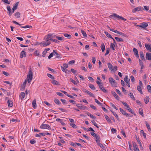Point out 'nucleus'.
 <instances>
[{
    "instance_id": "obj_1",
    "label": "nucleus",
    "mask_w": 151,
    "mask_h": 151,
    "mask_svg": "<svg viewBox=\"0 0 151 151\" xmlns=\"http://www.w3.org/2000/svg\"><path fill=\"white\" fill-rule=\"evenodd\" d=\"M109 17L110 18H112L114 19H115L116 18H118L119 19L124 21H126L127 20L126 19H125L122 16H119L118 15H117L116 14H114L111 15L109 16Z\"/></svg>"
},
{
    "instance_id": "obj_2",
    "label": "nucleus",
    "mask_w": 151,
    "mask_h": 151,
    "mask_svg": "<svg viewBox=\"0 0 151 151\" xmlns=\"http://www.w3.org/2000/svg\"><path fill=\"white\" fill-rule=\"evenodd\" d=\"M29 74L27 76V81L29 83L30 82L33 78V74L32 71L30 70L29 71Z\"/></svg>"
},
{
    "instance_id": "obj_3",
    "label": "nucleus",
    "mask_w": 151,
    "mask_h": 151,
    "mask_svg": "<svg viewBox=\"0 0 151 151\" xmlns=\"http://www.w3.org/2000/svg\"><path fill=\"white\" fill-rule=\"evenodd\" d=\"M148 22H143L140 23L139 25H137L138 27H141L145 29V28L148 26Z\"/></svg>"
},
{
    "instance_id": "obj_4",
    "label": "nucleus",
    "mask_w": 151,
    "mask_h": 151,
    "mask_svg": "<svg viewBox=\"0 0 151 151\" xmlns=\"http://www.w3.org/2000/svg\"><path fill=\"white\" fill-rule=\"evenodd\" d=\"M109 81L112 86L116 87V83L113 78L111 77L109 78Z\"/></svg>"
},
{
    "instance_id": "obj_5",
    "label": "nucleus",
    "mask_w": 151,
    "mask_h": 151,
    "mask_svg": "<svg viewBox=\"0 0 151 151\" xmlns=\"http://www.w3.org/2000/svg\"><path fill=\"white\" fill-rule=\"evenodd\" d=\"M41 129H51L50 126L48 124H42L40 127Z\"/></svg>"
},
{
    "instance_id": "obj_6",
    "label": "nucleus",
    "mask_w": 151,
    "mask_h": 151,
    "mask_svg": "<svg viewBox=\"0 0 151 151\" xmlns=\"http://www.w3.org/2000/svg\"><path fill=\"white\" fill-rule=\"evenodd\" d=\"M111 31L113 32H114L115 33H117V34H118L124 37H127V35L125 34H124L122 32H119L116 30H115L114 29H111Z\"/></svg>"
},
{
    "instance_id": "obj_7",
    "label": "nucleus",
    "mask_w": 151,
    "mask_h": 151,
    "mask_svg": "<svg viewBox=\"0 0 151 151\" xmlns=\"http://www.w3.org/2000/svg\"><path fill=\"white\" fill-rule=\"evenodd\" d=\"M143 8L141 6H139L135 8L132 10L133 13H135L137 11H143Z\"/></svg>"
},
{
    "instance_id": "obj_8",
    "label": "nucleus",
    "mask_w": 151,
    "mask_h": 151,
    "mask_svg": "<svg viewBox=\"0 0 151 151\" xmlns=\"http://www.w3.org/2000/svg\"><path fill=\"white\" fill-rule=\"evenodd\" d=\"M76 106L80 108L81 109L84 110L86 108L85 106H83L81 104H77L76 105Z\"/></svg>"
},
{
    "instance_id": "obj_9",
    "label": "nucleus",
    "mask_w": 151,
    "mask_h": 151,
    "mask_svg": "<svg viewBox=\"0 0 151 151\" xmlns=\"http://www.w3.org/2000/svg\"><path fill=\"white\" fill-rule=\"evenodd\" d=\"M145 46L147 50L151 52V45L149 44H145Z\"/></svg>"
},
{
    "instance_id": "obj_10",
    "label": "nucleus",
    "mask_w": 151,
    "mask_h": 151,
    "mask_svg": "<svg viewBox=\"0 0 151 151\" xmlns=\"http://www.w3.org/2000/svg\"><path fill=\"white\" fill-rule=\"evenodd\" d=\"M111 93L113 95V96L115 97V98L117 100H119V96L116 94V93L114 91H111Z\"/></svg>"
},
{
    "instance_id": "obj_11",
    "label": "nucleus",
    "mask_w": 151,
    "mask_h": 151,
    "mask_svg": "<svg viewBox=\"0 0 151 151\" xmlns=\"http://www.w3.org/2000/svg\"><path fill=\"white\" fill-rule=\"evenodd\" d=\"M20 56L21 58H23V57H26V52L24 50L22 51L20 54Z\"/></svg>"
},
{
    "instance_id": "obj_12",
    "label": "nucleus",
    "mask_w": 151,
    "mask_h": 151,
    "mask_svg": "<svg viewBox=\"0 0 151 151\" xmlns=\"http://www.w3.org/2000/svg\"><path fill=\"white\" fill-rule=\"evenodd\" d=\"M108 66L109 70L111 71H114V69L113 68L112 65L110 63H108L107 64Z\"/></svg>"
},
{
    "instance_id": "obj_13",
    "label": "nucleus",
    "mask_w": 151,
    "mask_h": 151,
    "mask_svg": "<svg viewBox=\"0 0 151 151\" xmlns=\"http://www.w3.org/2000/svg\"><path fill=\"white\" fill-rule=\"evenodd\" d=\"M36 99H34L32 102V107L34 109H35L37 107V104L36 103Z\"/></svg>"
},
{
    "instance_id": "obj_14",
    "label": "nucleus",
    "mask_w": 151,
    "mask_h": 151,
    "mask_svg": "<svg viewBox=\"0 0 151 151\" xmlns=\"http://www.w3.org/2000/svg\"><path fill=\"white\" fill-rule=\"evenodd\" d=\"M133 51L134 53V55L136 57H139L138 52L137 49L135 48H134Z\"/></svg>"
},
{
    "instance_id": "obj_15",
    "label": "nucleus",
    "mask_w": 151,
    "mask_h": 151,
    "mask_svg": "<svg viewBox=\"0 0 151 151\" xmlns=\"http://www.w3.org/2000/svg\"><path fill=\"white\" fill-rule=\"evenodd\" d=\"M50 50V48H46L45 49L44 51H43L42 52V56L43 57H45V54L46 53H47V51H48L49 50Z\"/></svg>"
},
{
    "instance_id": "obj_16",
    "label": "nucleus",
    "mask_w": 151,
    "mask_h": 151,
    "mask_svg": "<svg viewBox=\"0 0 151 151\" xmlns=\"http://www.w3.org/2000/svg\"><path fill=\"white\" fill-rule=\"evenodd\" d=\"M7 9L9 12V16H11L12 14V12L10 6H7Z\"/></svg>"
},
{
    "instance_id": "obj_17",
    "label": "nucleus",
    "mask_w": 151,
    "mask_h": 151,
    "mask_svg": "<svg viewBox=\"0 0 151 151\" xmlns=\"http://www.w3.org/2000/svg\"><path fill=\"white\" fill-rule=\"evenodd\" d=\"M25 96V94L24 92H22L20 93L19 97L21 100H22L24 98Z\"/></svg>"
},
{
    "instance_id": "obj_18",
    "label": "nucleus",
    "mask_w": 151,
    "mask_h": 151,
    "mask_svg": "<svg viewBox=\"0 0 151 151\" xmlns=\"http://www.w3.org/2000/svg\"><path fill=\"white\" fill-rule=\"evenodd\" d=\"M104 116L107 122H108L109 123H111V119H110L109 117L107 115H105Z\"/></svg>"
},
{
    "instance_id": "obj_19",
    "label": "nucleus",
    "mask_w": 151,
    "mask_h": 151,
    "mask_svg": "<svg viewBox=\"0 0 151 151\" xmlns=\"http://www.w3.org/2000/svg\"><path fill=\"white\" fill-rule=\"evenodd\" d=\"M7 103L8 104L9 106L11 107L12 106L13 102L11 100H9L7 102Z\"/></svg>"
},
{
    "instance_id": "obj_20",
    "label": "nucleus",
    "mask_w": 151,
    "mask_h": 151,
    "mask_svg": "<svg viewBox=\"0 0 151 151\" xmlns=\"http://www.w3.org/2000/svg\"><path fill=\"white\" fill-rule=\"evenodd\" d=\"M139 54L140 55V58L142 60H145L143 52L142 51H140L139 52Z\"/></svg>"
},
{
    "instance_id": "obj_21",
    "label": "nucleus",
    "mask_w": 151,
    "mask_h": 151,
    "mask_svg": "<svg viewBox=\"0 0 151 151\" xmlns=\"http://www.w3.org/2000/svg\"><path fill=\"white\" fill-rule=\"evenodd\" d=\"M91 135L94 137H95L96 139H97L98 138V137H99L98 135H97L94 132H91Z\"/></svg>"
},
{
    "instance_id": "obj_22",
    "label": "nucleus",
    "mask_w": 151,
    "mask_h": 151,
    "mask_svg": "<svg viewBox=\"0 0 151 151\" xmlns=\"http://www.w3.org/2000/svg\"><path fill=\"white\" fill-rule=\"evenodd\" d=\"M145 123L149 131L150 132V131H151V129L149 124L148 123L147 121H145Z\"/></svg>"
},
{
    "instance_id": "obj_23",
    "label": "nucleus",
    "mask_w": 151,
    "mask_h": 151,
    "mask_svg": "<svg viewBox=\"0 0 151 151\" xmlns=\"http://www.w3.org/2000/svg\"><path fill=\"white\" fill-rule=\"evenodd\" d=\"M139 114L142 116H144V114H143V110L142 109V108H139Z\"/></svg>"
},
{
    "instance_id": "obj_24",
    "label": "nucleus",
    "mask_w": 151,
    "mask_h": 151,
    "mask_svg": "<svg viewBox=\"0 0 151 151\" xmlns=\"http://www.w3.org/2000/svg\"><path fill=\"white\" fill-rule=\"evenodd\" d=\"M137 89L141 94H142L143 92L142 91L141 86H138L137 87Z\"/></svg>"
},
{
    "instance_id": "obj_25",
    "label": "nucleus",
    "mask_w": 151,
    "mask_h": 151,
    "mask_svg": "<svg viewBox=\"0 0 151 151\" xmlns=\"http://www.w3.org/2000/svg\"><path fill=\"white\" fill-rule=\"evenodd\" d=\"M115 39L117 42H120L123 41V39L121 38H119L117 37H115Z\"/></svg>"
},
{
    "instance_id": "obj_26",
    "label": "nucleus",
    "mask_w": 151,
    "mask_h": 151,
    "mask_svg": "<svg viewBox=\"0 0 151 151\" xmlns=\"http://www.w3.org/2000/svg\"><path fill=\"white\" fill-rule=\"evenodd\" d=\"M136 138L137 140V141L139 143L140 147H141L142 148L143 147H142V144H141L140 141L139 140V138H137V136H136Z\"/></svg>"
},
{
    "instance_id": "obj_27",
    "label": "nucleus",
    "mask_w": 151,
    "mask_h": 151,
    "mask_svg": "<svg viewBox=\"0 0 151 151\" xmlns=\"http://www.w3.org/2000/svg\"><path fill=\"white\" fill-rule=\"evenodd\" d=\"M149 97L148 96H146L145 99H144V100L145 101V103L146 104H147V103L149 102Z\"/></svg>"
},
{
    "instance_id": "obj_28",
    "label": "nucleus",
    "mask_w": 151,
    "mask_h": 151,
    "mask_svg": "<svg viewBox=\"0 0 151 151\" xmlns=\"http://www.w3.org/2000/svg\"><path fill=\"white\" fill-rule=\"evenodd\" d=\"M64 36L68 38V39H70L71 38V36L68 34L67 33H65L63 34Z\"/></svg>"
},
{
    "instance_id": "obj_29",
    "label": "nucleus",
    "mask_w": 151,
    "mask_h": 151,
    "mask_svg": "<svg viewBox=\"0 0 151 151\" xmlns=\"http://www.w3.org/2000/svg\"><path fill=\"white\" fill-rule=\"evenodd\" d=\"M101 49L102 52H104L105 49V46L104 43H102L101 44Z\"/></svg>"
},
{
    "instance_id": "obj_30",
    "label": "nucleus",
    "mask_w": 151,
    "mask_h": 151,
    "mask_svg": "<svg viewBox=\"0 0 151 151\" xmlns=\"http://www.w3.org/2000/svg\"><path fill=\"white\" fill-rule=\"evenodd\" d=\"M89 87L92 90H94L96 89L95 87L94 86L91 84H90L88 85Z\"/></svg>"
},
{
    "instance_id": "obj_31",
    "label": "nucleus",
    "mask_w": 151,
    "mask_h": 151,
    "mask_svg": "<svg viewBox=\"0 0 151 151\" xmlns=\"http://www.w3.org/2000/svg\"><path fill=\"white\" fill-rule=\"evenodd\" d=\"M104 33L105 34V35H106V36L107 37L109 38H110L113 39V37H111V35L108 32H105Z\"/></svg>"
},
{
    "instance_id": "obj_32",
    "label": "nucleus",
    "mask_w": 151,
    "mask_h": 151,
    "mask_svg": "<svg viewBox=\"0 0 151 151\" xmlns=\"http://www.w3.org/2000/svg\"><path fill=\"white\" fill-rule=\"evenodd\" d=\"M14 16L16 17L19 18L20 17V13L19 12H16L14 14Z\"/></svg>"
},
{
    "instance_id": "obj_33",
    "label": "nucleus",
    "mask_w": 151,
    "mask_h": 151,
    "mask_svg": "<svg viewBox=\"0 0 151 151\" xmlns=\"http://www.w3.org/2000/svg\"><path fill=\"white\" fill-rule=\"evenodd\" d=\"M52 83L53 84L59 85L58 82L55 80H52Z\"/></svg>"
},
{
    "instance_id": "obj_34",
    "label": "nucleus",
    "mask_w": 151,
    "mask_h": 151,
    "mask_svg": "<svg viewBox=\"0 0 151 151\" xmlns=\"http://www.w3.org/2000/svg\"><path fill=\"white\" fill-rule=\"evenodd\" d=\"M53 52L54 53V54L55 55H56L57 56L56 57V58H60V55H59L58 53H57L55 51V50H53Z\"/></svg>"
},
{
    "instance_id": "obj_35",
    "label": "nucleus",
    "mask_w": 151,
    "mask_h": 151,
    "mask_svg": "<svg viewBox=\"0 0 151 151\" xmlns=\"http://www.w3.org/2000/svg\"><path fill=\"white\" fill-rule=\"evenodd\" d=\"M129 95L130 96V97L131 99H132L133 100H135V98L134 97V96L132 93L131 92L130 93Z\"/></svg>"
},
{
    "instance_id": "obj_36",
    "label": "nucleus",
    "mask_w": 151,
    "mask_h": 151,
    "mask_svg": "<svg viewBox=\"0 0 151 151\" xmlns=\"http://www.w3.org/2000/svg\"><path fill=\"white\" fill-rule=\"evenodd\" d=\"M119 109L120 112L122 113V114L124 115H126L127 113L125 111H124L123 109L121 108H120Z\"/></svg>"
},
{
    "instance_id": "obj_37",
    "label": "nucleus",
    "mask_w": 151,
    "mask_h": 151,
    "mask_svg": "<svg viewBox=\"0 0 151 151\" xmlns=\"http://www.w3.org/2000/svg\"><path fill=\"white\" fill-rule=\"evenodd\" d=\"M124 81L126 83L129 82L130 81V79H128V76H125L124 78Z\"/></svg>"
},
{
    "instance_id": "obj_38",
    "label": "nucleus",
    "mask_w": 151,
    "mask_h": 151,
    "mask_svg": "<svg viewBox=\"0 0 151 151\" xmlns=\"http://www.w3.org/2000/svg\"><path fill=\"white\" fill-rule=\"evenodd\" d=\"M111 112L113 113V114L115 116L116 118L117 119V120H118L119 119L118 116V115L115 113L113 111L110 110Z\"/></svg>"
},
{
    "instance_id": "obj_39",
    "label": "nucleus",
    "mask_w": 151,
    "mask_h": 151,
    "mask_svg": "<svg viewBox=\"0 0 151 151\" xmlns=\"http://www.w3.org/2000/svg\"><path fill=\"white\" fill-rule=\"evenodd\" d=\"M81 32L82 35H83V36L84 37H87V34L85 31H84L83 30H81Z\"/></svg>"
},
{
    "instance_id": "obj_40",
    "label": "nucleus",
    "mask_w": 151,
    "mask_h": 151,
    "mask_svg": "<svg viewBox=\"0 0 151 151\" xmlns=\"http://www.w3.org/2000/svg\"><path fill=\"white\" fill-rule=\"evenodd\" d=\"M41 45H43V46H47L48 45H47V43L46 42H42L40 44Z\"/></svg>"
},
{
    "instance_id": "obj_41",
    "label": "nucleus",
    "mask_w": 151,
    "mask_h": 151,
    "mask_svg": "<svg viewBox=\"0 0 151 151\" xmlns=\"http://www.w3.org/2000/svg\"><path fill=\"white\" fill-rule=\"evenodd\" d=\"M21 27L24 28H32V27L31 26L27 25L24 26H21Z\"/></svg>"
},
{
    "instance_id": "obj_42",
    "label": "nucleus",
    "mask_w": 151,
    "mask_h": 151,
    "mask_svg": "<svg viewBox=\"0 0 151 151\" xmlns=\"http://www.w3.org/2000/svg\"><path fill=\"white\" fill-rule=\"evenodd\" d=\"M86 93L88 95H89L90 96L93 97H95L94 96L93 94V93H91V92L88 91H87Z\"/></svg>"
},
{
    "instance_id": "obj_43",
    "label": "nucleus",
    "mask_w": 151,
    "mask_h": 151,
    "mask_svg": "<svg viewBox=\"0 0 151 151\" xmlns=\"http://www.w3.org/2000/svg\"><path fill=\"white\" fill-rule=\"evenodd\" d=\"M140 133L141 134H142L144 138L146 139V134L144 132V131L142 130L140 131Z\"/></svg>"
},
{
    "instance_id": "obj_44",
    "label": "nucleus",
    "mask_w": 151,
    "mask_h": 151,
    "mask_svg": "<svg viewBox=\"0 0 151 151\" xmlns=\"http://www.w3.org/2000/svg\"><path fill=\"white\" fill-rule=\"evenodd\" d=\"M70 126L72 127L73 128H78L77 126L75 124L73 123H70Z\"/></svg>"
},
{
    "instance_id": "obj_45",
    "label": "nucleus",
    "mask_w": 151,
    "mask_h": 151,
    "mask_svg": "<svg viewBox=\"0 0 151 151\" xmlns=\"http://www.w3.org/2000/svg\"><path fill=\"white\" fill-rule=\"evenodd\" d=\"M54 101L56 104L59 105L60 103L59 101L57 99H55L54 100Z\"/></svg>"
},
{
    "instance_id": "obj_46",
    "label": "nucleus",
    "mask_w": 151,
    "mask_h": 151,
    "mask_svg": "<svg viewBox=\"0 0 151 151\" xmlns=\"http://www.w3.org/2000/svg\"><path fill=\"white\" fill-rule=\"evenodd\" d=\"M115 45L114 43H111L110 45V47L113 50H115Z\"/></svg>"
},
{
    "instance_id": "obj_47",
    "label": "nucleus",
    "mask_w": 151,
    "mask_h": 151,
    "mask_svg": "<svg viewBox=\"0 0 151 151\" xmlns=\"http://www.w3.org/2000/svg\"><path fill=\"white\" fill-rule=\"evenodd\" d=\"M126 109L127 110H128L129 112L130 113L132 112V111H133L129 107V105H128Z\"/></svg>"
},
{
    "instance_id": "obj_48",
    "label": "nucleus",
    "mask_w": 151,
    "mask_h": 151,
    "mask_svg": "<svg viewBox=\"0 0 151 151\" xmlns=\"http://www.w3.org/2000/svg\"><path fill=\"white\" fill-rule=\"evenodd\" d=\"M147 89L148 91L150 93H151V87L150 85H148L147 86Z\"/></svg>"
},
{
    "instance_id": "obj_49",
    "label": "nucleus",
    "mask_w": 151,
    "mask_h": 151,
    "mask_svg": "<svg viewBox=\"0 0 151 151\" xmlns=\"http://www.w3.org/2000/svg\"><path fill=\"white\" fill-rule=\"evenodd\" d=\"M96 141L98 145H99V144H100V137H99L97 139H96Z\"/></svg>"
},
{
    "instance_id": "obj_50",
    "label": "nucleus",
    "mask_w": 151,
    "mask_h": 151,
    "mask_svg": "<svg viewBox=\"0 0 151 151\" xmlns=\"http://www.w3.org/2000/svg\"><path fill=\"white\" fill-rule=\"evenodd\" d=\"M52 35L49 34L47 35V37L46 39L49 40L52 37Z\"/></svg>"
},
{
    "instance_id": "obj_51",
    "label": "nucleus",
    "mask_w": 151,
    "mask_h": 151,
    "mask_svg": "<svg viewBox=\"0 0 151 151\" xmlns=\"http://www.w3.org/2000/svg\"><path fill=\"white\" fill-rule=\"evenodd\" d=\"M110 49L109 48H107L106 50V52L105 54L104 55L106 56L107 55L109 52Z\"/></svg>"
},
{
    "instance_id": "obj_52",
    "label": "nucleus",
    "mask_w": 151,
    "mask_h": 151,
    "mask_svg": "<svg viewBox=\"0 0 151 151\" xmlns=\"http://www.w3.org/2000/svg\"><path fill=\"white\" fill-rule=\"evenodd\" d=\"M110 105L112 107L116 109V110H118V108L112 103H110Z\"/></svg>"
},
{
    "instance_id": "obj_53",
    "label": "nucleus",
    "mask_w": 151,
    "mask_h": 151,
    "mask_svg": "<svg viewBox=\"0 0 151 151\" xmlns=\"http://www.w3.org/2000/svg\"><path fill=\"white\" fill-rule=\"evenodd\" d=\"M98 145L103 149L105 150V147L102 144L100 143V144H99Z\"/></svg>"
},
{
    "instance_id": "obj_54",
    "label": "nucleus",
    "mask_w": 151,
    "mask_h": 151,
    "mask_svg": "<svg viewBox=\"0 0 151 151\" xmlns=\"http://www.w3.org/2000/svg\"><path fill=\"white\" fill-rule=\"evenodd\" d=\"M47 76L49 77L51 79H53L54 78V77L50 74H47Z\"/></svg>"
},
{
    "instance_id": "obj_55",
    "label": "nucleus",
    "mask_w": 151,
    "mask_h": 151,
    "mask_svg": "<svg viewBox=\"0 0 151 151\" xmlns=\"http://www.w3.org/2000/svg\"><path fill=\"white\" fill-rule=\"evenodd\" d=\"M130 79H131V81L132 82H134L135 79H134V77L133 76H130Z\"/></svg>"
},
{
    "instance_id": "obj_56",
    "label": "nucleus",
    "mask_w": 151,
    "mask_h": 151,
    "mask_svg": "<svg viewBox=\"0 0 151 151\" xmlns=\"http://www.w3.org/2000/svg\"><path fill=\"white\" fill-rule=\"evenodd\" d=\"M70 82L73 83L74 84L77 85V83H76V81L74 80L71 78H70Z\"/></svg>"
},
{
    "instance_id": "obj_57",
    "label": "nucleus",
    "mask_w": 151,
    "mask_h": 151,
    "mask_svg": "<svg viewBox=\"0 0 151 151\" xmlns=\"http://www.w3.org/2000/svg\"><path fill=\"white\" fill-rule=\"evenodd\" d=\"M56 38L58 40H63V37H61L58 36H56Z\"/></svg>"
},
{
    "instance_id": "obj_58",
    "label": "nucleus",
    "mask_w": 151,
    "mask_h": 151,
    "mask_svg": "<svg viewBox=\"0 0 151 151\" xmlns=\"http://www.w3.org/2000/svg\"><path fill=\"white\" fill-rule=\"evenodd\" d=\"M34 53L35 55L37 56H40V54L39 52L37 51H35V52Z\"/></svg>"
},
{
    "instance_id": "obj_59",
    "label": "nucleus",
    "mask_w": 151,
    "mask_h": 151,
    "mask_svg": "<svg viewBox=\"0 0 151 151\" xmlns=\"http://www.w3.org/2000/svg\"><path fill=\"white\" fill-rule=\"evenodd\" d=\"M45 41H46V42L47 43V45H48L50 44L51 42L48 39H45Z\"/></svg>"
},
{
    "instance_id": "obj_60",
    "label": "nucleus",
    "mask_w": 151,
    "mask_h": 151,
    "mask_svg": "<svg viewBox=\"0 0 151 151\" xmlns=\"http://www.w3.org/2000/svg\"><path fill=\"white\" fill-rule=\"evenodd\" d=\"M12 22L14 23V24H17V25H19V26H20V27H21V26H22V25L21 24H19V23L18 22H17L16 21H12Z\"/></svg>"
},
{
    "instance_id": "obj_61",
    "label": "nucleus",
    "mask_w": 151,
    "mask_h": 151,
    "mask_svg": "<svg viewBox=\"0 0 151 151\" xmlns=\"http://www.w3.org/2000/svg\"><path fill=\"white\" fill-rule=\"evenodd\" d=\"M36 142L35 140L33 139H31L30 141V143L31 144H34Z\"/></svg>"
},
{
    "instance_id": "obj_62",
    "label": "nucleus",
    "mask_w": 151,
    "mask_h": 151,
    "mask_svg": "<svg viewBox=\"0 0 151 151\" xmlns=\"http://www.w3.org/2000/svg\"><path fill=\"white\" fill-rule=\"evenodd\" d=\"M54 54V52L51 53L50 55L48 57L49 59H50L51 58L53 57V54Z\"/></svg>"
},
{
    "instance_id": "obj_63",
    "label": "nucleus",
    "mask_w": 151,
    "mask_h": 151,
    "mask_svg": "<svg viewBox=\"0 0 151 151\" xmlns=\"http://www.w3.org/2000/svg\"><path fill=\"white\" fill-rule=\"evenodd\" d=\"M92 62L94 64H95V63L96 62V59L95 57H92Z\"/></svg>"
},
{
    "instance_id": "obj_64",
    "label": "nucleus",
    "mask_w": 151,
    "mask_h": 151,
    "mask_svg": "<svg viewBox=\"0 0 151 151\" xmlns=\"http://www.w3.org/2000/svg\"><path fill=\"white\" fill-rule=\"evenodd\" d=\"M134 150L135 151H139L138 147L137 146H136L135 147H134Z\"/></svg>"
}]
</instances>
